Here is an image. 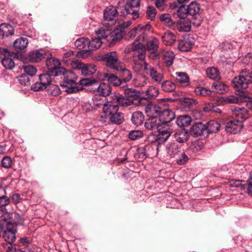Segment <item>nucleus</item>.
Returning <instances> with one entry per match:
<instances>
[{"instance_id":"nucleus-1","label":"nucleus","mask_w":252,"mask_h":252,"mask_svg":"<svg viewBox=\"0 0 252 252\" xmlns=\"http://www.w3.org/2000/svg\"><path fill=\"white\" fill-rule=\"evenodd\" d=\"M142 52L143 51H141L140 53H137L136 55H135L133 62L131 63L133 70L137 73L144 71L150 75L154 82L160 84L163 79V74L145 62V56Z\"/></svg>"},{"instance_id":"nucleus-2","label":"nucleus","mask_w":252,"mask_h":252,"mask_svg":"<svg viewBox=\"0 0 252 252\" xmlns=\"http://www.w3.org/2000/svg\"><path fill=\"white\" fill-rule=\"evenodd\" d=\"M148 33L146 35V38L143 42L134 41L126 49V51L129 52H132L131 62H133L135 55L137 53H140L143 51L142 53L145 56L146 50L151 51L152 53H155L158 51L159 41L158 38L154 36L148 37Z\"/></svg>"},{"instance_id":"nucleus-3","label":"nucleus","mask_w":252,"mask_h":252,"mask_svg":"<svg viewBox=\"0 0 252 252\" xmlns=\"http://www.w3.org/2000/svg\"><path fill=\"white\" fill-rule=\"evenodd\" d=\"M62 75L63 76V79L61 83V86L64 89L63 91L72 94L83 89V87L81 86L82 85L81 83V80L80 81V84L76 82L77 76L73 71H66Z\"/></svg>"},{"instance_id":"nucleus-4","label":"nucleus","mask_w":252,"mask_h":252,"mask_svg":"<svg viewBox=\"0 0 252 252\" xmlns=\"http://www.w3.org/2000/svg\"><path fill=\"white\" fill-rule=\"evenodd\" d=\"M131 24V22L129 21L120 23L113 32L112 31V27L105 29V30L109 31L110 32L109 37H106V40L109 42V44L114 45L117 42L122 39L124 36L125 29L128 28Z\"/></svg>"},{"instance_id":"nucleus-5","label":"nucleus","mask_w":252,"mask_h":252,"mask_svg":"<svg viewBox=\"0 0 252 252\" xmlns=\"http://www.w3.org/2000/svg\"><path fill=\"white\" fill-rule=\"evenodd\" d=\"M151 26L149 24H139L132 29L127 34L126 38L129 40L134 38L136 35H138L134 41L143 42L146 38L147 35L150 31Z\"/></svg>"},{"instance_id":"nucleus-6","label":"nucleus","mask_w":252,"mask_h":252,"mask_svg":"<svg viewBox=\"0 0 252 252\" xmlns=\"http://www.w3.org/2000/svg\"><path fill=\"white\" fill-rule=\"evenodd\" d=\"M0 228L3 231V237L8 243H12L16 240L17 224L12 221H0Z\"/></svg>"},{"instance_id":"nucleus-7","label":"nucleus","mask_w":252,"mask_h":252,"mask_svg":"<svg viewBox=\"0 0 252 252\" xmlns=\"http://www.w3.org/2000/svg\"><path fill=\"white\" fill-rule=\"evenodd\" d=\"M252 82V71L243 70L241 74L235 77L232 80L234 87L237 90H244L248 88L249 84Z\"/></svg>"},{"instance_id":"nucleus-8","label":"nucleus","mask_w":252,"mask_h":252,"mask_svg":"<svg viewBox=\"0 0 252 252\" xmlns=\"http://www.w3.org/2000/svg\"><path fill=\"white\" fill-rule=\"evenodd\" d=\"M118 8L110 5L106 8L103 12L104 19L102 21V26L104 29L112 27L116 23L117 15L119 14Z\"/></svg>"},{"instance_id":"nucleus-9","label":"nucleus","mask_w":252,"mask_h":252,"mask_svg":"<svg viewBox=\"0 0 252 252\" xmlns=\"http://www.w3.org/2000/svg\"><path fill=\"white\" fill-rule=\"evenodd\" d=\"M100 61L104 63L107 67L115 70L122 63L119 60L118 53L116 51H110L100 56Z\"/></svg>"},{"instance_id":"nucleus-10","label":"nucleus","mask_w":252,"mask_h":252,"mask_svg":"<svg viewBox=\"0 0 252 252\" xmlns=\"http://www.w3.org/2000/svg\"><path fill=\"white\" fill-rule=\"evenodd\" d=\"M81 83L85 86L93 85L94 86V89H97L98 94H100L103 97L109 95L111 92V88L109 84L102 83H99V82L94 79L89 80L88 79H82Z\"/></svg>"},{"instance_id":"nucleus-11","label":"nucleus","mask_w":252,"mask_h":252,"mask_svg":"<svg viewBox=\"0 0 252 252\" xmlns=\"http://www.w3.org/2000/svg\"><path fill=\"white\" fill-rule=\"evenodd\" d=\"M110 32L109 31L105 30L103 27H101L99 30L96 32L97 38L92 39L89 41L88 48L90 50H95L98 49L102 44L101 39H106L108 37Z\"/></svg>"},{"instance_id":"nucleus-12","label":"nucleus","mask_w":252,"mask_h":252,"mask_svg":"<svg viewBox=\"0 0 252 252\" xmlns=\"http://www.w3.org/2000/svg\"><path fill=\"white\" fill-rule=\"evenodd\" d=\"M46 64L50 72L55 76L62 75L66 70L65 68L61 67L60 61L52 57V55L48 59H46Z\"/></svg>"},{"instance_id":"nucleus-13","label":"nucleus","mask_w":252,"mask_h":252,"mask_svg":"<svg viewBox=\"0 0 252 252\" xmlns=\"http://www.w3.org/2000/svg\"><path fill=\"white\" fill-rule=\"evenodd\" d=\"M235 94L238 96L231 95L225 97L224 101L228 103H238L242 102L250 101L251 97L249 94L243 90H235Z\"/></svg>"},{"instance_id":"nucleus-14","label":"nucleus","mask_w":252,"mask_h":252,"mask_svg":"<svg viewBox=\"0 0 252 252\" xmlns=\"http://www.w3.org/2000/svg\"><path fill=\"white\" fill-rule=\"evenodd\" d=\"M141 0H127L125 6V10L127 14L133 16V18L136 19L139 16L138 13L140 9Z\"/></svg>"},{"instance_id":"nucleus-15","label":"nucleus","mask_w":252,"mask_h":252,"mask_svg":"<svg viewBox=\"0 0 252 252\" xmlns=\"http://www.w3.org/2000/svg\"><path fill=\"white\" fill-rule=\"evenodd\" d=\"M51 76L48 73L40 74L39 76V82L32 85V89L34 91H39L47 88L51 82Z\"/></svg>"},{"instance_id":"nucleus-16","label":"nucleus","mask_w":252,"mask_h":252,"mask_svg":"<svg viewBox=\"0 0 252 252\" xmlns=\"http://www.w3.org/2000/svg\"><path fill=\"white\" fill-rule=\"evenodd\" d=\"M51 56L50 52H41L35 50L30 52L28 55V59L31 62H39L43 59H48Z\"/></svg>"},{"instance_id":"nucleus-17","label":"nucleus","mask_w":252,"mask_h":252,"mask_svg":"<svg viewBox=\"0 0 252 252\" xmlns=\"http://www.w3.org/2000/svg\"><path fill=\"white\" fill-rule=\"evenodd\" d=\"M164 65L167 67L171 66L175 59L174 53L170 50H162L158 54Z\"/></svg>"},{"instance_id":"nucleus-18","label":"nucleus","mask_w":252,"mask_h":252,"mask_svg":"<svg viewBox=\"0 0 252 252\" xmlns=\"http://www.w3.org/2000/svg\"><path fill=\"white\" fill-rule=\"evenodd\" d=\"M174 113L168 108H161L158 119L162 125L168 124L175 119Z\"/></svg>"},{"instance_id":"nucleus-19","label":"nucleus","mask_w":252,"mask_h":252,"mask_svg":"<svg viewBox=\"0 0 252 252\" xmlns=\"http://www.w3.org/2000/svg\"><path fill=\"white\" fill-rule=\"evenodd\" d=\"M165 150L168 157L174 158L181 153L182 147L175 142H169L166 145Z\"/></svg>"},{"instance_id":"nucleus-20","label":"nucleus","mask_w":252,"mask_h":252,"mask_svg":"<svg viewBox=\"0 0 252 252\" xmlns=\"http://www.w3.org/2000/svg\"><path fill=\"white\" fill-rule=\"evenodd\" d=\"M243 128V124L239 120H235L228 122L225 126V130L227 132L236 134Z\"/></svg>"},{"instance_id":"nucleus-21","label":"nucleus","mask_w":252,"mask_h":252,"mask_svg":"<svg viewBox=\"0 0 252 252\" xmlns=\"http://www.w3.org/2000/svg\"><path fill=\"white\" fill-rule=\"evenodd\" d=\"M111 98L115 103L122 106H130L133 103V99L128 98L126 96H124L119 94H114L112 95Z\"/></svg>"},{"instance_id":"nucleus-22","label":"nucleus","mask_w":252,"mask_h":252,"mask_svg":"<svg viewBox=\"0 0 252 252\" xmlns=\"http://www.w3.org/2000/svg\"><path fill=\"white\" fill-rule=\"evenodd\" d=\"M193 45V39L189 36H185L179 41L178 49L182 52H188L192 48Z\"/></svg>"},{"instance_id":"nucleus-23","label":"nucleus","mask_w":252,"mask_h":252,"mask_svg":"<svg viewBox=\"0 0 252 252\" xmlns=\"http://www.w3.org/2000/svg\"><path fill=\"white\" fill-rule=\"evenodd\" d=\"M170 129L168 126L164 128V129H163L162 127L158 129V133L156 136V142L158 144H163L165 142L171 135Z\"/></svg>"},{"instance_id":"nucleus-24","label":"nucleus","mask_w":252,"mask_h":252,"mask_svg":"<svg viewBox=\"0 0 252 252\" xmlns=\"http://www.w3.org/2000/svg\"><path fill=\"white\" fill-rule=\"evenodd\" d=\"M233 115L243 122L249 118L248 110L244 107H235L232 109Z\"/></svg>"},{"instance_id":"nucleus-25","label":"nucleus","mask_w":252,"mask_h":252,"mask_svg":"<svg viewBox=\"0 0 252 252\" xmlns=\"http://www.w3.org/2000/svg\"><path fill=\"white\" fill-rule=\"evenodd\" d=\"M145 127L148 130H153L157 129L158 130V129L162 127V124H161L158 117H149L145 123Z\"/></svg>"},{"instance_id":"nucleus-26","label":"nucleus","mask_w":252,"mask_h":252,"mask_svg":"<svg viewBox=\"0 0 252 252\" xmlns=\"http://www.w3.org/2000/svg\"><path fill=\"white\" fill-rule=\"evenodd\" d=\"M161 107L158 105L148 104L145 108V113L148 117H158Z\"/></svg>"},{"instance_id":"nucleus-27","label":"nucleus","mask_w":252,"mask_h":252,"mask_svg":"<svg viewBox=\"0 0 252 252\" xmlns=\"http://www.w3.org/2000/svg\"><path fill=\"white\" fill-rule=\"evenodd\" d=\"M115 71L119 72V75L122 78V80L124 83L130 81L132 78V73L131 71L126 69L123 63H122Z\"/></svg>"},{"instance_id":"nucleus-28","label":"nucleus","mask_w":252,"mask_h":252,"mask_svg":"<svg viewBox=\"0 0 252 252\" xmlns=\"http://www.w3.org/2000/svg\"><path fill=\"white\" fill-rule=\"evenodd\" d=\"M118 110L119 106L114 100L107 101L103 107V112L108 118Z\"/></svg>"},{"instance_id":"nucleus-29","label":"nucleus","mask_w":252,"mask_h":252,"mask_svg":"<svg viewBox=\"0 0 252 252\" xmlns=\"http://www.w3.org/2000/svg\"><path fill=\"white\" fill-rule=\"evenodd\" d=\"M29 43V40L27 37H20L14 42L13 47L15 50L17 51H25Z\"/></svg>"},{"instance_id":"nucleus-30","label":"nucleus","mask_w":252,"mask_h":252,"mask_svg":"<svg viewBox=\"0 0 252 252\" xmlns=\"http://www.w3.org/2000/svg\"><path fill=\"white\" fill-rule=\"evenodd\" d=\"M81 70L82 74L85 76H89L94 74L96 70V67L94 64L80 63L78 65Z\"/></svg>"},{"instance_id":"nucleus-31","label":"nucleus","mask_w":252,"mask_h":252,"mask_svg":"<svg viewBox=\"0 0 252 252\" xmlns=\"http://www.w3.org/2000/svg\"><path fill=\"white\" fill-rule=\"evenodd\" d=\"M104 79L107 80L109 84L114 86H121L123 87V81L121 79L118 78L116 75L111 73H104L103 74Z\"/></svg>"},{"instance_id":"nucleus-32","label":"nucleus","mask_w":252,"mask_h":252,"mask_svg":"<svg viewBox=\"0 0 252 252\" xmlns=\"http://www.w3.org/2000/svg\"><path fill=\"white\" fill-rule=\"evenodd\" d=\"M142 94L144 95L146 98L154 99L158 95L159 89L156 86H151L146 91H142Z\"/></svg>"},{"instance_id":"nucleus-33","label":"nucleus","mask_w":252,"mask_h":252,"mask_svg":"<svg viewBox=\"0 0 252 252\" xmlns=\"http://www.w3.org/2000/svg\"><path fill=\"white\" fill-rule=\"evenodd\" d=\"M205 130H206L205 125L202 123H197L191 126L190 133L194 137H198L200 136Z\"/></svg>"},{"instance_id":"nucleus-34","label":"nucleus","mask_w":252,"mask_h":252,"mask_svg":"<svg viewBox=\"0 0 252 252\" xmlns=\"http://www.w3.org/2000/svg\"><path fill=\"white\" fill-rule=\"evenodd\" d=\"M176 82L182 87H187L189 85V78L187 73L182 72L176 73Z\"/></svg>"},{"instance_id":"nucleus-35","label":"nucleus","mask_w":252,"mask_h":252,"mask_svg":"<svg viewBox=\"0 0 252 252\" xmlns=\"http://www.w3.org/2000/svg\"><path fill=\"white\" fill-rule=\"evenodd\" d=\"M174 137L178 142L183 143L188 141L189 137V134L185 130L180 129L175 133Z\"/></svg>"},{"instance_id":"nucleus-36","label":"nucleus","mask_w":252,"mask_h":252,"mask_svg":"<svg viewBox=\"0 0 252 252\" xmlns=\"http://www.w3.org/2000/svg\"><path fill=\"white\" fill-rule=\"evenodd\" d=\"M187 7L189 16L196 18V16L199 13L200 10L199 5L196 2H192Z\"/></svg>"},{"instance_id":"nucleus-37","label":"nucleus","mask_w":252,"mask_h":252,"mask_svg":"<svg viewBox=\"0 0 252 252\" xmlns=\"http://www.w3.org/2000/svg\"><path fill=\"white\" fill-rule=\"evenodd\" d=\"M212 89L214 92H216L217 93L223 94L228 91V87L224 83L217 82L213 83Z\"/></svg>"},{"instance_id":"nucleus-38","label":"nucleus","mask_w":252,"mask_h":252,"mask_svg":"<svg viewBox=\"0 0 252 252\" xmlns=\"http://www.w3.org/2000/svg\"><path fill=\"white\" fill-rule=\"evenodd\" d=\"M162 39L165 45H171L176 41V36L170 31H167L162 36Z\"/></svg>"},{"instance_id":"nucleus-39","label":"nucleus","mask_w":252,"mask_h":252,"mask_svg":"<svg viewBox=\"0 0 252 252\" xmlns=\"http://www.w3.org/2000/svg\"><path fill=\"white\" fill-rule=\"evenodd\" d=\"M220 124L218 122L212 120L205 125V129L208 133H216L220 129Z\"/></svg>"},{"instance_id":"nucleus-40","label":"nucleus","mask_w":252,"mask_h":252,"mask_svg":"<svg viewBox=\"0 0 252 252\" xmlns=\"http://www.w3.org/2000/svg\"><path fill=\"white\" fill-rule=\"evenodd\" d=\"M108 118L112 123L117 125H119L123 122L124 120V116L123 113L119 112L118 110L112 115L110 116Z\"/></svg>"},{"instance_id":"nucleus-41","label":"nucleus","mask_w":252,"mask_h":252,"mask_svg":"<svg viewBox=\"0 0 252 252\" xmlns=\"http://www.w3.org/2000/svg\"><path fill=\"white\" fill-rule=\"evenodd\" d=\"M92 100L93 105L97 108H103L106 103L105 97L98 94L94 95Z\"/></svg>"},{"instance_id":"nucleus-42","label":"nucleus","mask_w":252,"mask_h":252,"mask_svg":"<svg viewBox=\"0 0 252 252\" xmlns=\"http://www.w3.org/2000/svg\"><path fill=\"white\" fill-rule=\"evenodd\" d=\"M176 28L180 32H187L190 30L191 27L185 19H180L176 24Z\"/></svg>"},{"instance_id":"nucleus-43","label":"nucleus","mask_w":252,"mask_h":252,"mask_svg":"<svg viewBox=\"0 0 252 252\" xmlns=\"http://www.w3.org/2000/svg\"><path fill=\"white\" fill-rule=\"evenodd\" d=\"M144 120V116L143 113L140 111L133 113L131 117V121L135 125L138 126L141 125Z\"/></svg>"},{"instance_id":"nucleus-44","label":"nucleus","mask_w":252,"mask_h":252,"mask_svg":"<svg viewBox=\"0 0 252 252\" xmlns=\"http://www.w3.org/2000/svg\"><path fill=\"white\" fill-rule=\"evenodd\" d=\"M191 119L187 115H183L179 117L176 121L177 125L180 127H184L190 124Z\"/></svg>"},{"instance_id":"nucleus-45","label":"nucleus","mask_w":252,"mask_h":252,"mask_svg":"<svg viewBox=\"0 0 252 252\" xmlns=\"http://www.w3.org/2000/svg\"><path fill=\"white\" fill-rule=\"evenodd\" d=\"M161 88L162 90L165 92H173L176 89V85L173 82L170 80H166L162 81Z\"/></svg>"},{"instance_id":"nucleus-46","label":"nucleus","mask_w":252,"mask_h":252,"mask_svg":"<svg viewBox=\"0 0 252 252\" xmlns=\"http://www.w3.org/2000/svg\"><path fill=\"white\" fill-rule=\"evenodd\" d=\"M0 30L4 33L3 36H8L12 35L14 33V30L13 28L9 24H1L0 25Z\"/></svg>"},{"instance_id":"nucleus-47","label":"nucleus","mask_w":252,"mask_h":252,"mask_svg":"<svg viewBox=\"0 0 252 252\" xmlns=\"http://www.w3.org/2000/svg\"><path fill=\"white\" fill-rule=\"evenodd\" d=\"M157 13L156 8L153 5H149L146 10V16L147 18L151 21L155 19Z\"/></svg>"},{"instance_id":"nucleus-48","label":"nucleus","mask_w":252,"mask_h":252,"mask_svg":"<svg viewBox=\"0 0 252 252\" xmlns=\"http://www.w3.org/2000/svg\"><path fill=\"white\" fill-rule=\"evenodd\" d=\"M1 63L3 67L7 69H12L15 66V63L13 60L7 56H5L2 59Z\"/></svg>"},{"instance_id":"nucleus-49","label":"nucleus","mask_w":252,"mask_h":252,"mask_svg":"<svg viewBox=\"0 0 252 252\" xmlns=\"http://www.w3.org/2000/svg\"><path fill=\"white\" fill-rule=\"evenodd\" d=\"M176 14L177 16L180 18V19H185L186 18L189 16L187 7L184 4H182L179 7Z\"/></svg>"},{"instance_id":"nucleus-50","label":"nucleus","mask_w":252,"mask_h":252,"mask_svg":"<svg viewBox=\"0 0 252 252\" xmlns=\"http://www.w3.org/2000/svg\"><path fill=\"white\" fill-rule=\"evenodd\" d=\"M125 95L128 98L136 99L139 96V93L135 89L131 88H126L124 90Z\"/></svg>"},{"instance_id":"nucleus-51","label":"nucleus","mask_w":252,"mask_h":252,"mask_svg":"<svg viewBox=\"0 0 252 252\" xmlns=\"http://www.w3.org/2000/svg\"><path fill=\"white\" fill-rule=\"evenodd\" d=\"M195 93L201 96H208L211 94L212 91L203 87H198L194 90Z\"/></svg>"},{"instance_id":"nucleus-52","label":"nucleus","mask_w":252,"mask_h":252,"mask_svg":"<svg viewBox=\"0 0 252 252\" xmlns=\"http://www.w3.org/2000/svg\"><path fill=\"white\" fill-rule=\"evenodd\" d=\"M48 93L53 96H57L61 94V90L58 85L50 84L47 87Z\"/></svg>"},{"instance_id":"nucleus-53","label":"nucleus","mask_w":252,"mask_h":252,"mask_svg":"<svg viewBox=\"0 0 252 252\" xmlns=\"http://www.w3.org/2000/svg\"><path fill=\"white\" fill-rule=\"evenodd\" d=\"M206 74L209 78L215 80L219 78V71L215 67H211L207 69Z\"/></svg>"},{"instance_id":"nucleus-54","label":"nucleus","mask_w":252,"mask_h":252,"mask_svg":"<svg viewBox=\"0 0 252 252\" xmlns=\"http://www.w3.org/2000/svg\"><path fill=\"white\" fill-rule=\"evenodd\" d=\"M89 40L87 38L83 37L77 39L75 43V46L79 50L83 49L87 45H88Z\"/></svg>"},{"instance_id":"nucleus-55","label":"nucleus","mask_w":252,"mask_h":252,"mask_svg":"<svg viewBox=\"0 0 252 252\" xmlns=\"http://www.w3.org/2000/svg\"><path fill=\"white\" fill-rule=\"evenodd\" d=\"M143 137V132L140 130H132L128 134V137L132 140H135Z\"/></svg>"},{"instance_id":"nucleus-56","label":"nucleus","mask_w":252,"mask_h":252,"mask_svg":"<svg viewBox=\"0 0 252 252\" xmlns=\"http://www.w3.org/2000/svg\"><path fill=\"white\" fill-rule=\"evenodd\" d=\"M25 72L28 75L33 76L37 72L36 68L32 65H26L23 67Z\"/></svg>"},{"instance_id":"nucleus-57","label":"nucleus","mask_w":252,"mask_h":252,"mask_svg":"<svg viewBox=\"0 0 252 252\" xmlns=\"http://www.w3.org/2000/svg\"><path fill=\"white\" fill-rule=\"evenodd\" d=\"M1 164L3 167L6 169L9 168L11 167L12 160L10 157L5 156L1 159Z\"/></svg>"},{"instance_id":"nucleus-58","label":"nucleus","mask_w":252,"mask_h":252,"mask_svg":"<svg viewBox=\"0 0 252 252\" xmlns=\"http://www.w3.org/2000/svg\"><path fill=\"white\" fill-rule=\"evenodd\" d=\"M160 20L166 24L168 26H171L173 24V22L168 14H161L159 17Z\"/></svg>"},{"instance_id":"nucleus-59","label":"nucleus","mask_w":252,"mask_h":252,"mask_svg":"<svg viewBox=\"0 0 252 252\" xmlns=\"http://www.w3.org/2000/svg\"><path fill=\"white\" fill-rule=\"evenodd\" d=\"M181 156L176 159V163L179 165H184L189 160V158L184 152H181Z\"/></svg>"},{"instance_id":"nucleus-60","label":"nucleus","mask_w":252,"mask_h":252,"mask_svg":"<svg viewBox=\"0 0 252 252\" xmlns=\"http://www.w3.org/2000/svg\"><path fill=\"white\" fill-rule=\"evenodd\" d=\"M136 155L141 159H144L146 157V148L145 147H140L137 149Z\"/></svg>"},{"instance_id":"nucleus-61","label":"nucleus","mask_w":252,"mask_h":252,"mask_svg":"<svg viewBox=\"0 0 252 252\" xmlns=\"http://www.w3.org/2000/svg\"><path fill=\"white\" fill-rule=\"evenodd\" d=\"M224 48L225 49L228 48L229 49H232L234 47L236 48V46H237L238 48H239L241 46V45L240 44V43L239 44H238L237 42H236L235 41H233L231 42H225L224 44Z\"/></svg>"},{"instance_id":"nucleus-62","label":"nucleus","mask_w":252,"mask_h":252,"mask_svg":"<svg viewBox=\"0 0 252 252\" xmlns=\"http://www.w3.org/2000/svg\"><path fill=\"white\" fill-rule=\"evenodd\" d=\"M10 202L9 198L5 194L3 197H0V206L7 205Z\"/></svg>"},{"instance_id":"nucleus-63","label":"nucleus","mask_w":252,"mask_h":252,"mask_svg":"<svg viewBox=\"0 0 252 252\" xmlns=\"http://www.w3.org/2000/svg\"><path fill=\"white\" fill-rule=\"evenodd\" d=\"M11 199L13 202L17 204L20 202L22 198L19 194L15 193L12 194Z\"/></svg>"},{"instance_id":"nucleus-64","label":"nucleus","mask_w":252,"mask_h":252,"mask_svg":"<svg viewBox=\"0 0 252 252\" xmlns=\"http://www.w3.org/2000/svg\"><path fill=\"white\" fill-rule=\"evenodd\" d=\"M9 215L2 209H0V220H8V217Z\"/></svg>"}]
</instances>
